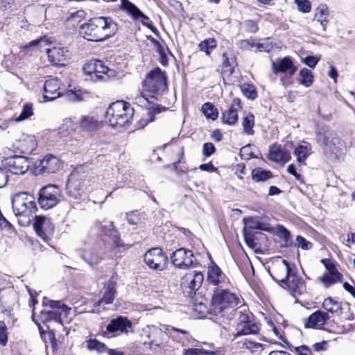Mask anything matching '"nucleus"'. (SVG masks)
Listing matches in <instances>:
<instances>
[{"label": "nucleus", "mask_w": 355, "mask_h": 355, "mask_svg": "<svg viewBox=\"0 0 355 355\" xmlns=\"http://www.w3.org/2000/svg\"><path fill=\"white\" fill-rule=\"evenodd\" d=\"M118 31L117 24L110 17H93L79 28V34L90 42H102L113 37Z\"/></svg>", "instance_id": "obj_1"}, {"label": "nucleus", "mask_w": 355, "mask_h": 355, "mask_svg": "<svg viewBox=\"0 0 355 355\" xmlns=\"http://www.w3.org/2000/svg\"><path fill=\"white\" fill-rule=\"evenodd\" d=\"M315 141L321 148L326 158L335 161L342 155L343 144L338 135L329 127L316 125L315 130Z\"/></svg>", "instance_id": "obj_2"}, {"label": "nucleus", "mask_w": 355, "mask_h": 355, "mask_svg": "<svg viewBox=\"0 0 355 355\" xmlns=\"http://www.w3.org/2000/svg\"><path fill=\"white\" fill-rule=\"evenodd\" d=\"M12 211L21 226H28L35 218L37 210L33 196L21 192L15 194L12 199Z\"/></svg>", "instance_id": "obj_3"}, {"label": "nucleus", "mask_w": 355, "mask_h": 355, "mask_svg": "<svg viewBox=\"0 0 355 355\" xmlns=\"http://www.w3.org/2000/svg\"><path fill=\"white\" fill-rule=\"evenodd\" d=\"M134 116V109L129 103L117 101L107 109L105 118L112 127H124L128 124Z\"/></svg>", "instance_id": "obj_4"}, {"label": "nucleus", "mask_w": 355, "mask_h": 355, "mask_svg": "<svg viewBox=\"0 0 355 355\" xmlns=\"http://www.w3.org/2000/svg\"><path fill=\"white\" fill-rule=\"evenodd\" d=\"M237 295L230 292L227 288H223L222 286L216 287L214 290L210 303V311L218 315L227 309L234 308L239 303Z\"/></svg>", "instance_id": "obj_5"}, {"label": "nucleus", "mask_w": 355, "mask_h": 355, "mask_svg": "<svg viewBox=\"0 0 355 355\" xmlns=\"http://www.w3.org/2000/svg\"><path fill=\"white\" fill-rule=\"evenodd\" d=\"M91 189L90 180L87 175H81L78 169L74 170L69 175L66 185L68 196L78 199Z\"/></svg>", "instance_id": "obj_6"}, {"label": "nucleus", "mask_w": 355, "mask_h": 355, "mask_svg": "<svg viewBox=\"0 0 355 355\" xmlns=\"http://www.w3.org/2000/svg\"><path fill=\"white\" fill-rule=\"evenodd\" d=\"M144 89L151 98L162 95L167 89L166 77L161 69L157 67L148 73L143 82Z\"/></svg>", "instance_id": "obj_7"}, {"label": "nucleus", "mask_w": 355, "mask_h": 355, "mask_svg": "<svg viewBox=\"0 0 355 355\" xmlns=\"http://www.w3.org/2000/svg\"><path fill=\"white\" fill-rule=\"evenodd\" d=\"M146 336L148 338L144 344H148L151 348L157 347L164 349L169 341L168 331L163 330L157 326L148 327L145 331Z\"/></svg>", "instance_id": "obj_8"}, {"label": "nucleus", "mask_w": 355, "mask_h": 355, "mask_svg": "<svg viewBox=\"0 0 355 355\" xmlns=\"http://www.w3.org/2000/svg\"><path fill=\"white\" fill-rule=\"evenodd\" d=\"M172 263L180 269L188 270L197 265L193 252L184 248L174 251L171 255Z\"/></svg>", "instance_id": "obj_9"}, {"label": "nucleus", "mask_w": 355, "mask_h": 355, "mask_svg": "<svg viewBox=\"0 0 355 355\" xmlns=\"http://www.w3.org/2000/svg\"><path fill=\"white\" fill-rule=\"evenodd\" d=\"M59 189L58 187L49 184L41 189L38 203L44 209H49L57 205L59 201Z\"/></svg>", "instance_id": "obj_10"}, {"label": "nucleus", "mask_w": 355, "mask_h": 355, "mask_svg": "<svg viewBox=\"0 0 355 355\" xmlns=\"http://www.w3.org/2000/svg\"><path fill=\"white\" fill-rule=\"evenodd\" d=\"M203 280L204 275L201 272L192 271L187 273L181 279L180 286L184 293L191 296L200 288Z\"/></svg>", "instance_id": "obj_11"}, {"label": "nucleus", "mask_w": 355, "mask_h": 355, "mask_svg": "<svg viewBox=\"0 0 355 355\" xmlns=\"http://www.w3.org/2000/svg\"><path fill=\"white\" fill-rule=\"evenodd\" d=\"M2 162L3 166L15 175L25 174L30 166L28 159L25 156H11L4 159Z\"/></svg>", "instance_id": "obj_12"}, {"label": "nucleus", "mask_w": 355, "mask_h": 355, "mask_svg": "<svg viewBox=\"0 0 355 355\" xmlns=\"http://www.w3.org/2000/svg\"><path fill=\"white\" fill-rule=\"evenodd\" d=\"M144 261L150 268L163 270L166 267L168 257L161 248H153L146 252Z\"/></svg>", "instance_id": "obj_13"}, {"label": "nucleus", "mask_w": 355, "mask_h": 355, "mask_svg": "<svg viewBox=\"0 0 355 355\" xmlns=\"http://www.w3.org/2000/svg\"><path fill=\"white\" fill-rule=\"evenodd\" d=\"M60 167L59 159L51 154L44 156V157L35 163V171L36 174H50L57 172Z\"/></svg>", "instance_id": "obj_14"}, {"label": "nucleus", "mask_w": 355, "mask_h": 355, "mask_svg": "<svg viewBox=\"0 0 355 355\" xmlns=\"http://www.w3.org/2000/svg\"><path fill=\"white\" fill-rule=\"evenodd\" d=\"M121 1V10H125L135 20L141 19V22L144 26H147L153 33L155 34L157 33V28L152 24L148 17L145 15L135 4L128 0Z\"/></svg>", "instance_id": "obj_15"}, {"label": "nucleus", "mask_w": 355, "mask_h": 355, "mask_svg": "<svg viewBox=\"0 0 355 355\" xmlns=\"http://www.w3.org/2000/svg\"><path fill=\"white\" fill-rule=\"evenodd\" d=\"M282 287L288 289L293 296L301 295L306 293L305 282L300 276L297 275L295 268L287 277Z\"/></svg>", "instance_id": "obj_16"}, {"label": "nucleus", "mask_w": 355, "mask_h": 355, "mask_svg": "<svg viewBox=\"0 0 355 355\" xmlns=\"http://www.w3.org/2000/svg\"><path fill=\"white\" fill-rule=\"evenodd\" d=\"M33 227L37 234L45 242L53 236L54 227L50 220L44 216H35Z\"/></svg>", "instance_id": "obj_17"}, {"label": "nucleus", "mask_w": 355, "mask_h": 355, "mask_svg": "<svg viewBox=\"0 0 355 355\" xmlns=\"http://www.w3.org/2000/svg\"><path fill=\"white\" fill-rule=\"evenodd\" d=\"M94 227L110 237L115 248L125 246L121 241L118 231L114 227L112 222H105L103 224L102 222L96 221L94 223Z\"/></svg>", "instance_id": "obj_18"}, {"label": "nucleus", "mask_w": 355, "mask_h": 355, "mask_svg": "<svg viewBox=\"0 0 355 355\" xmlns=\"http://www.w3.org/2000/svg\"><path fill=\"white\" fill-rule=\"evenodd\" d=\"M295 268V266L294 265L291 266L286 260L282 259L279 263L275 266L274 273L271 274V277L282 286L286 280L287 277H288Z\"/></svg>", "instance_id": "obj_19"}, {"label": "nucleus", "mask_w": 355, "mask_h": 355, "mask_svg": "<svg viewBox=\"0 0 355 355\" xmlns=\"http://www.w3.org/2000/svg\"><path fill=\"white\" fill-rule=\"evenodd\" d=\"M272 69L274 73H288L292 76L296 72L297 68L294 65L290 57L277 59L272 63Z\"/></svg>", "instance_id": "obj_20"}, {"label": "nucleus", "mask_w": 355, "mask_h": 355, "mask_svg": "<svg viewBox=\"0 0 355 355\" xmlns=\"http://www.w3.org/2000/svg\"><path fill=\"white\" fill-rule=\"evenodd\" d=\"M43 97L45 101H53L61 96L60 83L58 79L51 78L44 84Z\"/></svg>", "instance_id": "obj_21"}, {"label": "nucleus", "mask_w": 355, "mask_h": 355, "mask_svg": "<svg viewBox=\"0 0 355 355\" xmlns=\"http://www.w3.org/2000/svg\"><path fill=\"white\" fill-rule=\"evenodd\" d=\"M48 60L53 65H64L63 63L69 56V51L64 47H53L46 49Z\"/></svg>", "instance_id": "obj_22"}, {"label": "nucleus", "mask_w": 355, "mask_h": 355, "mask_svg": "<svg viewBox=\"0 0 355 355\" xmlns=\"http://www.w3.org/2000/svg\"><path fill=\"white\" fill-rule=\"evenodd\" d=\"M226 280L225 275L220 268L212 263L207 268V282L209 284L220 287Z\"/></svg>", "instance_id": "obj_23"}, {"label": "nucleus", "mask_w": 355, "mask_h": 355, "mask_svg": "<svg viewBox=\"0 0 355 355\" xmlns=\"http://www.w3.org/2000/svg\"><path fill=\"white\" fill-rule=\"evenodd\" d=\"M16 152L23 154L31 153L37 147V141L33 136L27 135L19 139L14 144Z\"/></svg>", "instance_id": "obj_24"}, {"label": "nucleus", "mask_w": 355, "mask_h": 355, "mask_svg": "<svg viewBox=\"0 0 355 355\" xmlns=\"http://www.w3.org/2000/svg\"><path fill=\"white\" fill-rule=\"evenodd\" d=\"M241 101L239 98H234L229 109L223 113L222 121L228 125H234L238 121V110L241 109Z\"/></svg>", "instance_id": "obj_25"}, {"label": "nucleus", "mask_w": 355, "mask_h": 355, "mask_svg": "<svg viewBox=\"0 0 355 355\" xmlns=\"http://www.w3.org/2000/svg\"><path fill=\"white\" fill-rule=\"evenodd\" d=\"M132 323L126 318L119 316L115 319L111 320L110 322L106 327V331L109 334H114L117 331H127L128 328H130Z\"/></svg>", "instance_id": "obj_26"}, {"label": "nucleus", "mask_w": 355, "mask_h": 355, "mask_svg": "<svg viewBox=\"0 0 355 355\" xmlns=\"http://www.w3.org/2000/svg\"><path fill=\"white\" fill-rule=\"evenodd\" d=\"M329 320V315L327 313L322 311H317L310 315L305 322L306 328H318L323 326L326 322Z\"/></svg>", "instance_id": "obj_27"}, {"label": "nucleus", "mask_w": 355, "mask_h": 355, "mask_svg": "<svg viewBox=\"0 0 355 355\" xmlns=\"http://www.w3.org/2000/svg\"><path fill=\"white\" fill-rule=\"evenodd\" d=\"M269 159L275 162H288L291 159L290 153L283 150L279 145L274 144L270 148Z\"/></svg>", "instance_id": "obj_28"}, {"label": "nucleus", "mask_w": 355, "mask_h": 355, "mask_svg": "<svg viewBox=\"0 0 355 355\" xmlns=\"http://www.w3.org/2000/svg\"><path fill=\"white\" fill-rule=\"evenodd\" d=\"M79 125L83 131L93 132L99 128L100 123L94 116L83 115L80 119Z\"/></svg>", "instance_id": "obj_29"}, {"label": "nucleus", "mask_w": 355, "mask_h": 355, "mask_svg": "<svg viewBox=\"0 0 355 355\" xmlns=\"http://www.w3.org/2000/svg\"><path fill=\"white\" fill-rule=\"evenodd\" d=\"M62 312L56 310H42L40 311L39 318L40 321L46 324L50 322H58L63 325Z\"/></svg>", "instance_id": "obj_30"}, {"label": "nucleus", "mask_w": 355, "mask_h": 355, "mask_svg": "<svg viewBox=\"0 0 355 355\" xmlns=\"http://www.w3.org/2000/svg\"><path fill=\"white\" fill-rule=\"evenodd\" d=\"M259 331V324L250 320L244 324H238L234 338L243 335L257 334Z\"/></svg>", "instance_id": "obj_31"}, {"label": "nucleus", "mask_w": 355, "mask_h": 355, "mask_svg": "<svg viewBox=\"0 0 355 355\" xmlns=\"http://www.w3.org/2000/svg\"><path fill=\"white\" fill-rule=\"evenodd\" d=\"M110 72H112V70H110L107 66H105L103 61L96 60V71L94 76V82H105L108 80L110 77L111 76V75L109 74Z\"/></svg>", "instance_id": "obj_32"}, {"label": "nucleus", "mask_w": 355, "mask_h": 355, "mask_svg": "<svg viewBox=\"0 0 355 355\" xmlns=\"http://www.w3.org/2000/svg\"><path fill=\"white\" fill-rule=\"evenodd\" d=\"M166 330L168 331L169 338L171 337L176 342L182 343V345H185L189 342L191 336L188 331L172 327L166 328Z\"/></svg>", "instance_id": "obj_33"}, {"label": "nucleus", "mask_w": 355, "mask_h": 355, "mask_svg": "<svg viewBox=\"0 0 355 355\" xmlns=\"http://www.w3.org/2000/svg\"><path fill=\"white\" fill-rule=\"evenodd\" d=\"M116 294V282L110 281L107 283L106 290L103 294V296L98 302V304L104 303L105 304H112L115 298Z\"/></svg>", "instance_id": "obj_34"}, {"label": "nucleus", "mask_w": 355, "mask_h": 355, "mask_svg": "<svg viewBox=\"0 0 355 355\" xmlns=\"http://www.w3.org/2000/svg\"><path fill=\"white\" fill-rule=\"evenodd\" d=\"M322 307L328 312L336 313L337 315H340L343 312L341 302L334 300L331 297L324 299L322 303Z\"/></svg>", "instance_id": "obj_35"}, {"label": "nucleus", "mask_w": 355, "mask_h": 355, "mask_svg": "<svg viewBox=\"0 0 355 355\" xmlns=\"http://www.w3.org/2000/svg\"><path fill=\"white\" fill-rule=\"evenodd\" d=\"M42 304L44 306H49L52 309H58L57 311L62 312V314H64L65 317L67 316L71 310L70 307L62 303L61 301L52 300L46 297H44L42 300Z\"/></svg>", "instance_id": "obj_36"}, {"label": "nucleus", "mask_w": 355, "mask_h": 355, "mask_svg": "<svg viewBox=\"0 0 355 355\" xmlns=\"http://www.w3.org/2000/svg\"><path fill=\"white\" fill-rule=\"evenodd\" d=\"M86 348L90 352H95L98 354H105L107 350V345L96 338H89L85 341Z\"/></svg>", "instance_id": "obj_37"}, {"label": "nucleus", "mask_w": 355, "mask_h": 355, "mask_svg": "<svg viewBox=\"0 0 355 355\" xmlns=\"http://www.w3.org/2000/svg\"><path fill=\"white\" fill-rule=\"evenodd\" d=\"M245 224L250 230H259L270 232L271 228L269 224L263 223L258 218L250 217L245 220Z\"/></svg>", "instance_id": "obj_38"}, {"label": "nucleus", "mask_w": 355, "mask_h": 355, "mask_svg": "<svg viewBox=\"0 0 355 355\" xmlns=\"http://www.w3.org/2000/svg\"><path fill=\"white\" fill-rule=\"evenodd\" d=\"M252 178L256 182H265L272 178V173L270 171L258 167L252 171Z\"/></svg>", "instance_id": "obj_39"}, {"label": "nucleus", "mask_w": 355, "mask_h": 355, "mask_svg": "<svg viewBox=\"0 0 355 355\" xmlns=\"http://www.w3.org/2000/svg\"><path fill=\"white\" fill-rule=\"evenodd\" d=\"M299 75V83L300 85L309 87L313 84L314 77L310 69L303 68L300 71Z\"/></svg>", "instance_id": "obj_40"}, {"label": "nucleus", "mask_w": 355, "mask_h": 355, "mask_svg": "<svg viewBox=\"0 0 355 355\" xmlns=\"http://www.w3.org/2000/svg\"><path fill=\"white\" fill-rule=\"evenodd\" d=\"M311 153V146L310 144L309 146L300 145L294 151V155L297 157V160L299 162H304Z\"/></svg>", "instance_id": "obj_41"}, {"label": "nucleus", "mask_w": 355, "mask_h": 355, "mask_svg": "<svg viewBox=\"0 0 355 355\" xmlns=\"http://www.w3.org/2000/svg\"><path fill=\"white\" fill-rule=\"evenodd\" d=\"M254 125V116L252 114L248 113L243 119L242 125L244 133L252 135L254 132L253 127Z\"/></svg>", "instance_id": "obj_42"}, {"label": "nucleus", "mask_w": 355, "mask_h": 355, "mask_svg": "<svg viewBox=\"0 0 355 355\" xmlns=\"http://www.w3.org/2000/svg\"><path fill=\"white\" fill-rule=\"evenodd\" d=\"M321 262L323 263L324 266L327 270H329L330 275L336 278V280L341 281L343 278V275L338 270L336 269L334 263L331 262L329 259H322Z\"/></svg>", "instance_id": "obj_43"}, {"label": "nucleus", "mask_w": 355, "mask_h": 355, "mask_svg": "<svg viewBox=\"0 0 355 355\" xmlns=\"http://www.w3.org/2000/svg\"><path fill=\"white\" fill-rule=\"evenodd\" d=\"M202 111L207 118L215 120L218 117V112L215 106L211 103H205L202 106Z\"/></svg>", "instance_id": "obj_44"}, {"label": "nucleus", "mask_w": 355, "mask_h": 355, "mask_svg": "<svg viewBox=\"0 0 355 355\" xmlns=\"http://www.w3.org/2000/svg\"><path fill=\"white\" fill-rule=\"evenodd\" d=\"M216 44V41L214 38H209L202 41L198 44V47L201 51H204L207 55H209V50L215 49Z\"/></svg>", "instance_id": "obj_45"}, {"label": "nucleus", "mask_w": 355, "mask_h": 355, "mask_svg": "<svg viewBox=\"0 0 355 355\" xmlns=\"http://www.w3.org/2000/svg\"><path fill=\"white\" fill-rule=\"evenodd\" d=\"M82 258L91 266L97 264L101 260V257L96 252L92 251L85 252Z\"/></svg>", "instance_id": "obj_46"}, {"label": "nucleus", "mask_w": 355, "mask_h": 355, "mask_svg": "<svg viewBox=\"0 0 355 355\" xmlns=\"http://www.w3.org/2000/svg\"><path fill=\"white\" fill-rule=\"evenodd\" d=\"M243 94L248 98L254 100L257 98V94L254 87L249 84H243L241 86Z\"/></svg>", "instance_id": "obj_47"}, {"label": "nucleus", "mask_w": 355, "mask_h": 355, "mask_svg": "<svg viewBox=\"0 0 355 355\" xmlns=\"http://www.w3.org/2000/svg\"><path fill=\"white\" fill-rule=\"evenodd\" d=\"M33 114V105L31 103H26L23 106V110L19 116L16 118L17 121H24Z\"/></svg>", "instance_id": "obj_48"}, {"label": "nucleus", "mask_w": 355, "mask_h": 355, "mask_svg": "<svg viewBox=\"0 0 355 355\" xmlns=\"http://www.w3.org/2000/svg\"><path fill=\"white\" fill-rule=\"evenodd\" d=\"M236 44L243 51H251L255 48L256 42L254 39L250 38L239 40Z\"/></svg>", "instance_id": "obj_49"}, {"label": "nucleus", "mask_w": 355, "mask_h": 355, "mask_svg": "<svg viewBox=\"0 0 355 355\" xmlns=\"http://www.w3.org/2000/svg\"><path fill=\"white\" fill-rule=\"evenodd\" d=\"M96 60H91L83 68V72L88 75L92 81H94V76L96 71Z\"/></svg>", "instance_id": "obj_50"}, {"label": "nucleus", "mask_w": 355, "mask_h": 355, "mask_svg": "<svg viewBox=\"0 0 355 355\" xmlns=\"http://www.w3.org/2000/svg\"><path fill=\"white\" fill-rule=\"evenodd\" d=\"M315 16L317 18V20H322L323 21H325V19H328L329 11L327 5H320L316 10Z\"/></svg>", "instance_id": "obj_51"}, {"label": "nucleus", "mask_w": 355, "mask_h": 355, "mask_svg": "<svg viewBox=\"0 0 355 355\" xmlns=\"http://www.w3.org/2000/svg\"><path fill=\"white\" fill-rule=\"evenodd\" d=\"M148 95L144 94L143 93H138L135 95V96H132V101L135 104H137V105L140 107L146 106L148 103Z\"/></svg>", "instance_id": "obj_52"}, {"label": "nucleus", "mask_w": 355, "mask_h": 355, "mask_svg": "<svg viewBox=\"0 0 355 355\" xmlns=\"http://www.w3.org/2000/svg\"><path fill=\"white\" fill-rule=\"evenodd\" d=\"M243 345L252 352H258L263 350V345L254 341L246 340Z\"/></svg>", "instance_id": "obj_53"}, {"label": "nucleus", "mask_w": 355, "mask_h": 355, "mask_svg": "<svg viewBox=\"0 0 355 355\" xmlns=\"http://www.w3.org/2000/svg\"><path fill=\"white\" fill-rule=\"evenodd\" d=\"M84 17L83 10H78L71 13L67 18V22H71L73 26L77 25Z\"/></svg>", "instance_id": "obj_54"}, {"label": "nucleus", "mask_w": 355, "mask_h": 355, "mask_svg": "<svg viewBox=\"0 0 355 355\" xmlns=\"http://www.w3.org/2000/svg\"><path fill=\"white\" fill-rule=\"evenodd\" d=\"M297 8L300 11L307 13L311 10V3L308 0H295Z\"/></svg>", "instance_id": "obj_55"}, {"label": "nucleus", "mask_w": 355, "mask_h": 355, "mask_svg": "<svg viewBox=\"0 0 355 355\" xmlns=\"http://www.w3.org/2000/svg\"><path fill=\"white\" fill-rule=\"evenodd\" d=\"M234 315L237 318L238 324H244L250 321L248 314L246 313L245 309L243 310H236Z\"/></svg>", "instance_id": "obj_56"}, {"label": "nucleus", "mask_w": 355, "mask_h": 355, "mask_svg": "<svg viewBox=\"0 0 355 355\" xmlns=\"http://www.w3.org/2000/svg\"><path fill=\"white\" fill-rule=\"evenodd\" d=\"M6 330L7 328L4 321H0V343L3 346H5L8 342Z\"/></svg>", "instance_id": "obj_57"}, {"label": "nucleus", "mask_w": 355, "mask_h": 355, "mask_svg": "<svg viewBox=\"0 0 355 355\" xmlns=\"http://www.w3.org/2000/svg\"><path fill=\"white\" fill-rule=\"evenodd\" d=\"M184 355H207V354H213V352H208L204 349H198V348H189L184 349Z\"/></svg>", "instance_id": "obj_58"}, {"label": "nucleus", "mask_w": 355, "mask_h": 355, "mask_svg": "<svg viewBox=\"0 0 355 355\" xmlns=\"http://www.w3.org/2000/svg\"><path fill=\"white\" fill-rule=\"evenodd\" d=\"M216 151L214 144L210 142L205 143L202 146V154L206 157H209Z\"/></svg>", "instance_id": "obj_59"}, {"label": "nucleus", "mask_w": 355, "mask_h": 355, "mask_svg": "<svg viewBox=\"0 0 355 355\" xmlns=\"http://www.w3.org/2000/svg\"><path fill=\"white\" fill-rule=\"evenodd\" d=\"M319 60H320L319 57L309 55L302 60V62H304L306 65H307L310 68H314L317 65Z\"/></svg>", "instance_id": "obj_60"}, {"label": "nucleus", "mask_w": 355, "mask_h": 355, "mask_svg": "<svg viewBox=\"0 0 355 355\" xmlns=\"http://www.w3.org/2000/svg\"><path fill=\"white\" fill-rule=\"evenodd\" d=\"M127 220L130 225H136L137 224L140 218L139 217V214L137 211H131L127 214Z\"/></svg>", "instance_id": "obj_61"}, {"label": "nucleus", "mask_w": 355, "mask_h": 355, "mask_svg": "<svg viewBox=\"0 0 355 355\" xmlns=\"http://www.w3.org/2000/svg\"><path fill=\"white\" fill-rule=\"evenodd\" d=\"M296 241L298 243V247L303 250H309L311 248L312 244L309 241H307L303 236H297Z\"/></svg>", "instance_id": "obj_62"}, {"label": "nucleus", "mask_w": 355, "mask_h": 355, "mask_svg": "<svg viewBox=\"0 0 355 355\" xmlns=\"http://www.w3.org/2000/svg\"><path fill=\"white\" fill-rule=\"evenodd\" d=\"M320 281L323 283L325 287H329V286L335 284L336 282H338L334 276L329 277L327 275H324L320 277Z\"/></svg>", "instance_id": "obj_63"}, {"label": "nucleus", "mask_w": 355, "mask_h": 355, "mask_svg": "<svg viewBox=\"0 0 355 355\" xmlns=\"http://www.w3.org/2000/svg\"><path fill=\"white\" fill-rule=\"evenodd\" d=\"M299 355H312L311 349L306 345H301L295 348Z\"/></svg>", "instance_id": "obj_64"}]
</instances>
